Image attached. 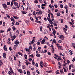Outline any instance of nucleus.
<instances>
[{
    "label": "nucleus",
    "instance_id": "obj_56",
    "mask_svg": "<svg viewBox=\"0 0 75 75\" xmlns=\"http://www.w3.org/2000/svg\"><path fill=\"white\" fill-rule=\"evenodd\" d=\"M67 64V63H64L63 64V66L64 67V66H65V65H66Z\"/></svg>",
    "mask_w": 75,
    "mask_h": 75
},
{
    "label": "nucleus",
    "instance_id": "obj_17",
    "mask_svg": "<svg viewBox=\"0 0 75 75\" xmlns=\"http://www.w3.org/2000/svg\"><path fill=\"white\" fill-rule=\"evenodd\" d=\"M26 51H27V52H30L31 51V50L29 48L26 49Z\"/></svg>",
    "mask_w": 75,
    "mask_h": 75
},
{
    "label": "nucleus",
    "instance_id": "obj_48",
    "mask_svg": "<svg viewBox=\"0 0 75 75\" xmlns=\"http://www.w3.org/2000/svg\"><path fill=\"white\" fill-rule=\"evenodd\" d=\"M12 73H11V72L10 71H9L8 72V74L9 75H11V74Z\"/></svg>",
    "mask_w": 75,
    "mask_h": 75
},
{
    "label": "nucleus",
    "instance_id": "obj_55",
    "mask_svg": "<svg viewBox=\"0 0 75 75\" xmlns=\"http://www.w3.org/2000/svg\"><path fill=\"white\" fill-rule=\"evenodd\" d=\"M16 33L17 34H19V33H20V31L18 30H17L16 31Z\"/></svg>",
    "mask_w": 75,
    "mask_h": 75
},
{
    "label": "nucleus",
    "instance_id": "obj_35",
    "mask_svg": "<svg viewBox=\"0 0 75 75\" xmlns=\"http://www.w3.org/2000/svg\"><path fill=\"white\" fill-rule=\"evenodd\" d=\"M56 73L57 74H59V70H57L56 72Z\"/></svg>",
    "mask_w": 75,
    "mask_h": 75
},
{
    "label": "nucleus",
    "instance_id": "obj_31",
    "mask_svg": "<svg viewBox=\"0 0 75 75\" xmlns=\"http://www.w3.org/2000/svg\"><path fill=\"white\" fill-rule=\"evenodd\" d=\"M13 17L15 19H18V18H19L17 16H13Z\"/></svg>",
    "mask_w": 75,
    "mask_h": 75
},
{
    "label": "nucleus",
    "instance_id": "obj_6",
    "mask_svg": "<svg viewBox=\"0 0 75 75\" xmlns=\"http://www.w3.org/2000/svg\"><path fill=\"white\" fill-rule=\"evenodd\" d=\"M14 44H20V42H18L17 40H16V41L14 42Z\"/></svg>",
    "mask_w": 75,
    "mask_h": 75
},
{
    "label": "nucleus",
    "instance_id": "obj_2",
    "mask_svg": "<svg viewBox=\"0 0 75 75\" xmlns=\"http://www.w3.org/2000/svg\"><path fill=\"white\" fill-rule=\"evenodd\" d=\"M59 37L60 38V39H61V40H64V36L62 35H59Z\"/></svg>",
    "mask_w": 75,
    "mask_h": 75
},
{
    "label": "nucleus",
    "instance_id": "obj_32",
    "mask_svg": "<svg viewBox=\"0 0 75 75\" xmlns=\"http://www.w3.org/2000/svg\"><path fill=\"white\" fill-rule=\"evenodd\" d=\"M18 54H19V55H20L21 56H23V54L20 52H18Z\"/></svg>",
    "mask_w": 75,
    "mask_h": 75
},
{
    "label": "nucleus",
    "instance_id": "obj_24",
    "mask_svg": "<svg viewBox=\"0 0 75 75\" xmlns=\"http://www.w3.org/2000/svg\"><path fill=\"white\" fill-rule=\"evenodd\" d=\"M11 7H12V6H13V4H14V3L12 1L11 2Z\"/></svg>",
    "mask_w": 75,
    "mask_h": 75
},
{
    "label": "nucleus",
    "instance_id": "obj_22",
    "mask_svg": "<svg viewBox=\"0 0 75 75\" xmlns=\"http://www.w3.org/2000/svg\"><path fill=\"white\" fill-rule=\"evenodd\" d=\"M30 19L31 20V21H34V19H33V18H32V17H30Z\"/></svg>",
    "mask_w": 75,
    "mask_h": 75
},
{
    "label": "nucleus",
    "instance_id": "obj_54",
    "mask_svg": "<svg viewBox=\"0 0 75 75\" xmlns=\"http://www.w3.org/2000/svg\"><path fill=\"white\" fill-rule=\"evenodd\" d=\"M34 42H35V40L33 39L32 40L31 42L33 44V43H34Z\"/></svg>",
    "mask_w": 75,
    "mask_h": 75
},
{
    "label": "nucleus",
    "instance_id": "obj_47",
    "mask_svg": "<svg viewBox=\"0 0 75 75\" xmlns=\"http://www.w3.org/2000/svg\"><path fill=\"white\" fill-rule=\"evenodd\" d=\"M29 33V34H33V32L31 31H29L28 32Z\"/></svg>",
    "mask_w": 75,
    "mask_h": 75
},
{
    "label": "nucleus",
    "instance_id": "obj_38",
    "mask_svg": "<svg viewBox=\"0 0 75 75\" xmlns=\"http://www.w3.org/2000/svg\"><path fill=\"white\" fill-rule=\"evenodd\" d=\"M56 14L57 16H61V14L59 13H57Z\"/></svg>",
    "mask_w": 75,
    "mask_h": 75
},
{
    "label": "nucleus",
    "instance_id": "obj_37",
    "mask_svg": "<svg viewBox=\"0 0 75 75\" xmlns=\"http://www.w3.org/2000/svg\"><path fill=\"white\" fill-rule=\"evenodd\" d=\"M53 24H54V25L55 27H57V24L55 23H53Z\"/></svg>",
    "mask_w": 75,
    "mask_h": 75
},
{
    "label": "nucleus",
    "instance_id": "obj_41",
    "mask_svg": "<svg viewBox=\"0 0 75 75\" xmlns=\"http://www.w3.org/2000/svg\"><path fill=\"white\" fill-rule=\"evenodd\" d=\"M63 69H64V71L65 72H66L67 71V70H66V69H65V68L63 67Z\"/></svg>",
    "mask_w": 75,
    "mask_h": 75
},
{
    "label": "nucleus",
    "instance_id": "obj_7",
    "mask_svg": "<svg viewBox=\"0 0 75 75\" xmlns=\"http://www.w3.org/2000/svg\"><path fill=\"white\" fill-rule=\"evenodd\" d=\"M9 69L10 71H11V73L13 74H14V72H13V69H12V68L11 67H10Z\"/></svg>",
    "mask_w": 75,
    "mask_h": 75
},
{
    "label": "nucleus",
    "instance_id": "obj_11",
    "mask_svg": "<svg viewBox=\"0 0 75 75\" xmlns=\"http://www.w3.org/2000/svg\"><path fill=\"white\" fill-rule=\"evenodd\" d=\"M3 57L4 58H6V53H3Z\"/></svg>",
    "mask_w": 75,
    "mask_h": 75
},
{
    "label": "nucleus",
    "instance_id": "obj_62",
    "mask_svg": "<svg viewBox=\"0 0 75 75\" xmlns=\"http://www.w3.org/2000/svg\"><path fill=\"white\" fill-rule=\"evenodd\" d=\"M71 65H70L69 67V69H71Z\"/></svg>",
    "mask_w": 75,
    "mask_h": 75
},
{
    "label": "nucleus",
    "instance_id": "obj_1",
    "mask_svg": "<svg viewBox=\"0 0 75 75\" xmlns=\"http://www.w3.org/2000/svg\"><path fill=\"white\" fill-rule=\"evenodd\" d=\"M65 28H64L63 30H64V31L65 33H67V28H68V26H67V25H66L65 26Z\"/></svg>",
    "mask_w": 75,
    "mask_h": 75
},
{
    "label": "nucleus",
    "instance_id": "obj_14",
    "mask_svg": "<svg viewBox=\"0 0 75 75\" xmlns=\"http://www.w3.org/2000/svg\"><path fill=\"white\" fill-rule=\"evenodd\" d=\"M32 63L33 65H35V62H34V59H33L32 61Z\"/></svg>",
    "mask_w": 75,
    "mask_h": 75
},
{
    "label": "nucleus",
    "instance_id": "obj_19",
    "mask_svg": "<svg viewBox=\"0 0 75 75\" xmlns=\"http://www.w3.org/2000/svg\"><path fill=\"white\" fill-rule=\"evenodd\" d=\"M3 62L1 60H0V67L1 66V65H3Z\"/></svg>",
    "mask_w": 75,
    "mask_h": 75
},
{
    "label": "nucleus",
    "instance_id": "obj_12",
    "mask_svg": "<svg viewBox=\"0 0 75 75\" xmlns=\"http://www.w3.org/2000/svg\"><path fill=\"white\" fill-rule=\"evenodd\" d=\"M71 45L72 47H73L75 49V44L73 43L71 44Z\"/></svg>",
    "mask_w": 75,
    "mask_h": 75
},
{
    "label": "nucleus",
    "instance_id": "obj_33",
    "mask_svg": "<svg viewBox=\"0 0 75 75\" xmlns=\"http://www.w3.org/2000/svg\"><path fill=\"white\" fill-rule=\"evenodd\" d=\"M4 33V31L1 30H0V33Z\"/></svg>",
    "mask_w": 75,
    "mask_h": 75
},
{
    "label": "nucleus",
    "instance_id": "obj_8",
    "mask_svg": "<svg viewBox=\"0 0 75 75\" xmlns=\"http://www.w3.org/2000/svg\"><path fill=\"white\" fill-rule=\"evenodd\" d=\"M45 40L43 39V40H42V41L41 42V43L42 44H44V43H45Z\"/></svg>",
    "mask_w": 75,
    "mask_h": 75
},
{
    "label": "nucleus",
    "instance_id": "obj_16",
    "mask_svg": "<svg viewBox=\"0 0 75 75\" xmlns=\"http://www.w3.org/2000/svg\"><path fill=\"white\" fill-rule=\"evenodd\" d=\"M4 48L5 51H7V47L6 45L4 47Z\"/></svg>",
    "mask_w": 75,
    "mask_h": 75
},
{
    "label": "nucleus",
    "instance_id": "obj_42",
    "mask_svg": "<svg viewBox=\"0 0 75 75\" xmlns=\"http://www.w3.org/2000/svg\"><path fill=\"white\" fill-rule=\"evenodd\" d=\"M27 74L28 75H30V71H27Z\"/></svg>",
    "mask_w": 75,
    "mask_h": 75
},
{
    "label": "nucleus",
    "instance_id": "obj_61",
    "mask_svg": "<svg viewBox=\"0 0 75 75\" xmlns=\"http://www.w3.org/2000/svg\"><path fill=\"white\" fill-rule=\"evenodd\" d=\"M72 72H75V69H73L72 70Z\"/></svg>",
    "mask_w": 75,
    "mask_h": 75
},
{
    "label": "nucleus",
    "instance_id": "obj_26",
    "mask_svg": "<svg viewBox=\"0 0 75 75\" xmlns=\"http://www.w3.org/2000/svg\"><path fill=\"white\" fill-rule=\"evenodd\" d=\"M44 39L46 41H47V40H48V38L46 37V36H45L44 38Z\"/></svg>",
    "mask_w": 75,
    "mask_h": 75
},
{
    "label": "nucleus",
    "instance_id": "obj_58",
    "mask_svg": "<svg viewBox=\"0 0 75 75\" xmlns=\"http://www.w3.org/2000/svg\"><path fill=\"white\" fill-rule=\"evenodd\" d=\"M50 18H50V17L48 18L47 17V20H48V21H50V20H50Z\"/></svg>",
    "mask_w": 75,
    "mask_h": 75
},
{
    "label": "nucleus",
    "instance_id": "obj_13",
    "mask_svg": "<svg viewBox=\"0 0 75 75\" xmlns=\"http://www.w3.org/2000/svg\"><path fill=\"white\" fill-rule=\"evenodd\" d=\"M56 45L57 46L58 49H59V47H60V46H59V45L58 44V43H56Z\"/></svg>",
    "mask_w": 75,
    "mask_h": 75
},
{
    "label": "nucleus",
    "instance_id": "obj_30",
    "mask_svg": "<svg viewBox=\"0 0 75 75\" xmlns=\"http://www.w3.org/2000/svg\"><path fill=\"white\" fill-rule=\"evenodd\" d=\"M29 49L30 50H32L33 48H32V46L31 45H30V46L29 47Z\"/></svg>",
    "mask_w": 75,
    "mask_h": 75
},
{
    "label": "nucleus",
    "instance_id": "obj_28",
    "mask_svg": "<svg viewBox=\"0 0 75 75\" xmlns=\"http://www.w3.org/2000/svg\"><path fill=\"white\" fill-rule=\"evenodd\" d=\"M55 34H56V31L55 30H54L52 32V34H53L54 35H55Z\"/></svg>",
    "mask_w": 75,
    "mask_h": 75
},
{
    "label": "nucleus",
    "instance_id": "obj_52",
    "mask_svg": "<svg viewBox=\"0 0 75 75\" xmlns=\"http://www.w3.org/2000/svg\"><path fill=\"white\" fill-rule=\"evenodd\" d=\"M14 47H15V48H16V47H18V45L17 44L15 45H14Z\"/></svg>",
    "mask_w": 75,
    "mask_h": 75
},
{
    "label": "nucleus",
    "instance_id": "obj_40",
    "mask_svg": "<svg viewBox=\"0 0 75 75\" xmlns=\"http://www.w3.org/2000/svg\"><path fill=\"white\" fill-rule=\"evenodd\" d=\"M11 29L10 28H9L7 31V32H8V31H11Z\"/></svg>",
    "mask_w": 75,
    "mask_h": 75
},
{
    "label": "nucleus",
    "instance_id": "obj_49",
    "mask_svg": "<svg viewBox=\"0 0 75 75\" xmlns=\"http://www.w3.org/2000/svg\"><path fill=\"white\" fill-rule=\"evenodd\" d=\"M31 58H34V54H32L31 55Z\"/></svg>",
    "mask_w": 75,
    "mask_h": 75
},
{
    "label": "nucleus",
    "instance_id": "obj_51",
    "mask_svg": "<svg viewBox=\"0 0 75 75\" xmlns=\"http://www.w3.org/2000/svg\"><path fill=\"white\" fill-rule=\"evenodd\" d=\"M41 47H39L38 48V51H40V50H41Z\"/></svg>",
    "mask_w": 75,
    "mask_h": 75
},
{
    "label": "nucleus",
    "instance_id": "obj_4",
    "mask_svg": "<svg viewBox=\"0 0 75 75\" xmlns=\"http://www.w3.org/2000/svg\"><path fill=\"white\" fill-rule=\"evenodd\" d=\"M37 14H40L41 15L42 14V11L41 10H40L39 11V12H36Z\"/></svg>",
    "mask_w": 75,
    "mask_h": 75
},
{
    "label": "nucleus",
    "instance_id": "obj_39",
    "mask_svg": "<svg viewBox=\"0 0 75 75\" xmlns=\"http://www.w3.org/2000/svg\"><path fill=\"white\" fill-rule=\"evenodd\" d=\"M6 16L8 18H10V16L6 14Z\"/></svg>",
    "mask_w": 75,
    "mask_h": 75
},
{
    "label": "nucleus",
    "instance_id": "obj_53",
    "mask_svg": "<svg viewBox=\"0 0 75 75\" xmlns=\"http://www.w3.org/2000/svg\"><path fill=\"white\" fill-rule=\"evenodd\" d=\"M47 52V50H44L43 53H46V52Z\"/></svg>",
    "mask_w": 75,
    "mask_h": 75
},
{
    "label": "nucleus",
    "instance_id": "obj_45",
    "mask_svg": "<svg viewBox=\"0 0 75 75\" xmlns=\"http://www.w3.org/2000/svg\"><path fill=\"white\" fill-rule=\"evenodd\" d=\"M9 59L11 61H12V58H11V57H9Z\"/></svg>",
    "mask_w": 75,
    "mask_h": 75
},
{
    "label": "nucleus",
    "instance_id": "obj_9",
    "mask_svg": "<svg viewBox=\"0 0 75 75\" xmlns=\"http://www.w3.org/2000/svg\"><path fill=\"white\" fill-rule=\"evenodd\" d=\"M25 63L26 64V65H27V66H28V64H29V65H30V64H31V63H30L29 62H25Z\"/></svg>",
    "mask_w": 75,
    "mask_h": 75
},
{
    "label": "nucleus",
    "instance_id": "obj_57",
    "mask_svg": "<svg viewBox=\"0 0 75 75\" xmlns=\"http://www.w3.org/2000/svg\"><path fill=\"white\" fill-rule=\"evenodd\" d=\"M67 64H70V61L69 60H67Z\"/></svg>",
    "mask_w": 75,
    "mask_h": 75
},
{
    "label": "nucleus",
    "instance_id": "obj_5",
    "mask_svg": "<svg viewBox=\"0 0 75 75\" xmlns=\"http://www.w3.org/2000/svg\"><path fill=\"white\" fill-rule=\"evenodd\" d=\"M40 67H42L43 66H44V64H43V62H42V61H41L40 63Z\"/></svg>",
    "mask_w": 75,
    "mask_h": 75
},
{
    "label": "nucleus",
    "instance_id": "obj_3",
    "mask_svg": "<svg viewBox=\"0 0 75 75\" xmlns=\"http://www.w3.org/2000/svg\"><path fill=\"white\" fill-rule=\"evenodd\" d=\"M2 6L4 8H7V5L5 4H3Z\"/></svg>",
    "mask_w": 75,
    "mask_h": 75
},
{
    "label": "nucleus",
    "instance_id": "obj_29",
    "mask_svg": "<svg viewBox=\"0 0 75 75\" xmlns=\"http://www.w3.org/2000/svg\"><path fill=\"white\" fill-rule=\"evenodd\" d=\"M33 16H36V14H35V11H33Z\"/></svg>",
    "mask_w": 75,
    "mask_h": 75
},
{
    "label": "nucleus",
    "instance_id": "obj_27",
    "mask_svg": "<svg viewBox=\"0 0 75 75\" xmlns=\"http://www.w3.org/2000/svg\"><path fill=\"white\" fill-rule=\"evenodd\" d=\"M24 57L25 59H27V54H25L24 55Z\"/></svg>",
    "mask_w": 75,
    "mask_h": 75
},
{
    "label": "nucleus",
    "instance_id": "obj_10",
    "mask_svg": "<svg viewBox=\"0 0 75 75\" xmlns=\"http://www.w3.org/2000/svg\"><path fill=\"white\" fill-rule=\"evenodd\" d=\"M51 17L52 18H54V15H53V14H52V13H51Z\"/></svg>",
    "mask_w": 75,
    "mask_h": 75
},
{
    "label": "nucleus",
    "instance_id": "obj_18",
    "mask_svg": "<svg viewBox=\"0 0 75 75\" xmlns=\"http://www.w3.org/2000/svg\"><path fill=\"white\" fill-rule=\"evenodd\" d=\"M59 60H61V56L58 57L57 58V61H59Z\"/></svg>",
    "mask_w": 75,
    "mask_h": 75
},
{
    "label": "nucleus",
    "instance_id": "obj_46",
    "mask_svg": "<svg viewBox=\"0 0 75 75\" xmlns=\"http://www.w3.org/2000/svg\"><path fill=\"white\" fill-rule=\"evenodd\" d=\"M36 72L37 73V74H38L39 75H40V72H39V71H38V70H36Z\"/></svg>",
    "mask_w": 75,
    "mask_h": 75
},
{
    "label": "nucleus",
    "instance_id": "obj_15",
    "mask_svg": "<svg viewBox=\"0 0 75 75\" xmlns=\"http://www.w3.org/2000/svg\"><path fill=\"white\" fill-rule=\"evenodd\" d=\"M14 4L16 6H18V4L16 2H15Z\"/></svg>",
    "mask_w": 75,
    "mask_h": 75
},
{
    "label": "nucleus",
    "instance_id": "obj_59",
    "mask_svg": "<svg viewBox=\"0 0 75 75\" xmlns=\"http://www.w3.org/2000/svg\"><path fill=\"white\" fill-rule=\"evenodd\" d=\"M29 61H30H30H32V59L31 58H30L28 59Z\"/></svg>",
    "mask_w": 75,
    "mask_h": 75
},
{
    "label": "nucleus",
    "instance_id": "obj_21",
    "mask_svg": "<svg viewBox=\"0 0 75 75\" xmlns=\"http://www.w3.org/2000/svg\"><path fill=\"white\" fill-rule=\"evenodd\" d=\"M21 12L22 13H23V14H25L26 13H27V12H25L23 11H22Z\"/></svg>",
    "mask_w": 75,
    "mask_h": 75
},
{
    "label": "nucleus",
    "instance_id": "obj_20",
    "mask_svg": "<svg viewBox=\"0 0 75 75\" xmlns=\"http://www.w3.org/2000/svg\"><path fill=\"white\" fill-rule=\"evenodd\" d=\"M12 29H13V31H15L16 30V27H15L13 26L12 27Z\"/></svg>",
    "mask_w": 75,
    "mask_h": 75
},
{
    "label": "nucleus",
    "instance_id": "obj_34",
    "mask_svg": "<svg viewBox=\"0 0 75 75\" xmlns=\"http://www.w3.org/2000/svg\"><path fill=\"white\" fill-rule=\"evenodd\" d=\"M13 57H14V60L15 61H16V59H17V58H16V57L15 56L13 55Z\"/></svg>",
    "mask_w": 75,
    "mask_h": 75
},
{
    "label": "nucleus",
    "instance_id": "obj_43",
    "mask_svg": "<svg viewBox=\"0 0 75 75\" xmlns=\"http://www.w3.org/2000/svg\"><path fill=\"white\" fill-rule=\"evenodd\" d=\"M69 52H70V55H72L73 53L72 52V51L71 50H70L69 51Z\"/></svg>",
    "mask_w": 75,
    "mask_h": 75
},
{
    "label": "nucleus",
    "instance_id": "obj_60",
    "mask_svg": "<svg viewBox=\"0 0 75 75\" xmlns=\"http://www.w3.org/2000/svg\"><path fill=\"white\" fill-rule=\"evenodd\" d=\"M60 8H63V5L62 4L60 5Z\"/></svg>",
    "mask_w": 75,
    "mask_h": 75
},
{
    "label": "nucleus",
    "instance_id": "obj_64",
    "mask_svg": "<svg viewBox=\"0 0 75 75\" xmlns=\"http://www.w3.org/2000/svg\"><path fill=\"white\" fill-rule=\"evenodd\" d=\"M75 61V58H73L72 59V62H74V61Z\"/></svg>",
    "mask_w": 75,
    "mask_h": 75
},
{
    "label": "nucleus",
    "instance_id": "obj_63",
    "mask_svg": "<svg viewBox=\"0 0 75 75\" xmlns=\"http://www.w3.org/2000/svg\"><path fill=\"white\" fill-rule=\"evenodd\" d=\"M58 42H59V43H61V42H62V40H59L58 41Z\"/></svg>",
    "mask_w": 75,
    "mask_h": 75
},
{
    "label": "nucleus",
    "instance_id": "obj_44",
    "mask_svg": "<svg viewBox=\"0 0 75 75\" xmlns=\"http://www.w3.org/2000/svg\"><path fill=\"white\" fill-rule=\"evenodd\" d=\"M19 72L21 73H23V71H22V70H21V69H19Z\"/></svg>",
    "mask_w": 75,
    "mask_h": 75
},
{
    "label": "nucleus",
    "instance_id": "obj_25",
    "mask_svg": "<svg viewBox=\"0 0 75 75\" xmlns=\"http://www.w3.org/2000/svg\"><path fill=\"white\" fill-rule=\"evenodd\" d=\"M11 21H14V18L13 17H11Z\"/></svg>",
    "mask_w": 75,
    "mask_h": 75
},
{
    "label": "nucleus",
    "instance_id": "obj_23",
    "mask_svg": "<svg viewBox=\"0 0 75 75\" xmlns=\"http://www.w3.org/2000/svg\"><path fill=\"white\" fill-rule=\"evenodd\" d=\"M36 56L38 57H41V55H40V54H36Z\"/></svg>",
    "mask_w": 75,
    "mask_h": 75
},
{
    "label": "nucleus",
    "instance_id": "obj_50",
    "mask_svg": "<svg viewBox=\"0 0 75 75\" xmlns=\"http://www.w3.org/2000/svg\"><path fill=\"white\" fill-rule=\"evenodd\" d=\"M23 69H25V65H23L22 66Z\"/></svg>",
    "mask_w": 75,
    "mask_h": 75
},
{
    "label": "nucleus",
    "instance_id": "obj_36",
    "mask_svg": "<svg viewBox=\"0 0 75 75\" xmlns=\"http://www.w3.org/2000/svg\"><path fill=\"white\" fill-rule=\"evenodd\" d=\"M49 23L50 24H53V22H52V21L51 20L49 21Z\"/></svg>",
    "mask_w": 75,
    "mask_h": 75
}]
</instances>
